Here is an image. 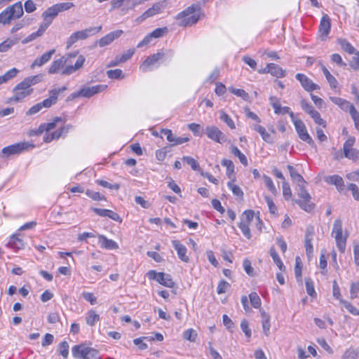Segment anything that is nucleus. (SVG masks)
<instances>
[{
    "label": "nucleus",
    "instance_id": "obj_34",
    "mask_svg": "<svg viewBox=\"0 0 359 359\" xmlns=\"http://www.w3.org/2000/svg\"><path fill=\"white\" fill-rule=\"evenodd\" d=\"M162 8V4L160 3L155 4L151 8L147 10L142 15V18L143 19H146L149 17H151L156 14H158L160 13L161 10Z\"/></svg>",
    "mask_w": 359,
    "mask_h": 359
},
{
    "label": "nucleus",
    "instance_id": "obj_12",
    "mask_svg": "<svg viewBox=\"0 0 359 359\" xmlns=\"http://www.w3.org/2000/svg\"><path fill=\"white\" fill-rule=\"evenodd\" d=\"M28 147L27 142H20L4 147L0 152V158L9 157L13 155L20 154Z\"/></svg>",
    "mask_w": 359,
    "mask_h": 359
},
{
    "label": "nucleus",
    "instance_id": "obj_28",
    "mask_svg": "<svg viewBox=\"0 0 359 359\" xmlns=\"http://www.w3.org/2000/svg\"><path fill=\"white\" fill-rule=\"evenodd\" d=\"M330 100L339 106L342 110L345 111H350L352 107H355L353 104H351L348 101L338 97H330Z\"/></svg>",
    "mask_w": 359,
    "mask_h": 359
},
{
    "label": "nucleus",
    "instance_id": "obj_44",
    "mask_svg": "<svg viewBox=\"0 0 359 359\" xmlns=\"http://www.w3.org/2000/svg\"><path fill=\"white\" fill-rule=\"evenodd\" d=\"M43 79L42 74H37L34 76H27L24 79L23 81H25L28 86L32 88V86L39 83Z\"/></svg>",
    "mask_w": 359,
    "mask_h": 359
},
{
    "label": "nucleus",
    "instance_id": "obj_9",
    "mask_svg": "<svg viewBox=\"0 0 359 359\" xmlns=\"http://www.w3.org/2000/svg\"><path fill=\"white\" fill-rule=\"evenodd\" d=\"M355 142V138L351 136L343 144L344 157L353 161L359 160V150L353 147Z\"/></svg>",
    "mask_w": 359,
    "mask_h": 359
},
{
    "label": "nucleus",
    "instance_id": "obj_4",
    "mask_svg": "<svg viewBox=\"0 0 359 359\" xmlns=\"http://www.w3.org/2000/svg\"><path fill=\"white\" fill-rule=\"evenodd\" d=\"M332 236L334 238L336 245L340 252L344 253L346 250V241L348 234H343L342 221L340 219L334 220L332 230Z\"/></svg>",
    "mask_w": 359,
    "mask_h": 359
},
{
    "label": "nucleus",
    "instance_id": "obj_7",
    "mask_svg": "<svg viewBox=\"0 0 359 359\" xmlns=\"http://www.w3.org/2000/svg\"><path fill=\"white\" fill-rule=\"evenodd\" d=\"M290 118L292 123H294L299 137L302 141L307 142L309 145L312 147L314 146V141L308 133L304 123L302 120L296 118L293 112L290 113Z\"/></svg>",
    "mask_w": 359,
    "mask_h": 359
},
{
    "label": "nucleus",
    "instance_id": "obj_47",
    "mask_svg": "<svg viewBox=\"0 0 359 359\" xmlns=\"http://www.w3.org/2000/svg\"><path fill=\"white\" fill-rule=\"evenodd\" d=\"M69 344L66 341H63L59 344L58 351L65 359L67 358L69 355Z\"/></svg>",
    "mask_w": 359,
    "mask_h": 359
},
{
    "label": "nucleus",
    "instance_id": "obj_46",
    "mask_svg": "<svg viewBox=\"0 0 359 359\" xmlns=\"http://www.w3.org/2000/svg\"><path fill=\"white\" fill-rule=\"evenodd\" d=\"M197 336V332L192 328L185 330L183 334L184 339L191 342L196 341Z\"/></svg>",
    "mask_w": 359,
    "mask_h": 359
},
{
    "label": "nucleus",
    "instance_id": "obj_29",
    "mask_svg": "<svg viewBox=\"0 0 359 359\" xmlns=\"http://www.w3.org/2000/svg\"><path fill=\"white\" fill-rule=\"evenodd\" d=\"M262 316V324L264 334L268 337L270 334V316L266 313L264 311H260Z\"/></svg>",
    "mask_w": 359,
    "mask_h": 359
},
{
    "label": "nucleus",
    "instance_id": "obj_6",
    "mask_svg": "<svg viewBox=\"0 0 359 359\" xmlns=\"http://www.w3.org/2000/svg\"><path fill=\"white\" fill-rule=\"evenodd\" d=\"M102 29V26L89 27L83 30L72 33L67 40V49L70 48L73 44L79 40H85L90 36L98 33Z\"/></svg>",
    "mask_w": 359,
    "mask_h": 359
},
{
    "label": "nucleus",
    "instance_id": "obj_21",
    "mask_svg": "<svg viewBox=\"0 0 359 359\" xmlns=\"http://www.w3.org/2000/svg\"><path fill=\"white\" fill-rule=\"evenodd\" d=\"M172 244L173 248L177 251L178 257L184 262H189V258L187 255V248L182 245L180 241L177 240H175L172 241Z\"/></svg>",
    "mask_w": 359,
    "mask_h": 359
},
{
    "label": "nucleus",
    "instance_id": "obj_23",
    "mask_svg": "<svg viewBox=\"0 0 359 359\" xmlns=\"http://www.w3.org/2000/svg\"><path fill=\"white\" fill-rule=\"evenodd\" d=\"M55 53V49L50 50L48 52L44 53L41 57H37L34 60V61L31 65L30 67L34 69L35 67H41L43 65L46 64L49 62L53 56V55Z\"/></svg>",
    "mask_w": 359,
    "mask_h": 359
},
{
    "label": "nucleus",
    "instance_id": "obj_62",
    "mask_svg": "<svg viewBox=\"0 0 359 359\" xmlns=\"http://www.w3.org/2000/svg\"><path fill=\"white\" fill-rule=\"evenodd\" d=\"M241 328L242 331L245 333L246 337L250 338L251 337L252 332L251 330L249 327L248 322L247 320L243 319L241 323Z\"/></svg>",
    "mask_w": 359,
    "mask_h": 359
},
{
    "label": "nucleus",
    "instance_id": "obj_35",
    "mask_svg": "<svg viewBox=\"0 0 359 359\" xmlns=\"http://www.w3.org/2000/svg\"><path fill=\"white\" fill-rule=\"evenodd\" d=\"M45 32L46 30L41 26H39L36 32L32 33L31 34L25 37L24 39H22V43L26 44L36 39L37 38L41 36Z\"/></svg>",
    "mask_w": 359,
    "mask_h": 359
},
{
    "label": "nucleus",
    "instance_id": "obj_38",
    "mask_svg": "<svg viewBox=\"0 0 359 359\" xmlns=\"http://www.w3.org/2000/svg\"><path fill=\"white\" fill-rule=\"evenodd\" d=\"M321 69L331 88H336L338 85L337 79L330 74L329 70L325 66L323 65Z\"/></svg>",
    "mask_w": 359,
    "mask_h": 359
},
{
    "label": "nucleus",
    "instance_id": "obj_20",
    "mask_svg": "<svg viewBox=\"0 0 359 359\" xmlns=\"http://www.w3.org/2000/svg\"><path fill=\"white\" fill-rule=\"evenodd\" d=\"M123 32L121 29L111 32L102 37L97 43L100 47H104L112 43L116 39L119 38Z\"/></svg>",
    "mask_w": 359,
    "mask_h": 359
},
{
    "label": "nucleus",
    "instance_id": "obj_10",
    "mask_svg": "<svg viewBox=\"0 0 359 359\" xmlns=\"http://www.w3.org/2000/svg\"><path fill=\"white\" fill-rule=\"evenodd\" d=\"M254 211L252 210H245L243 213L241 217V222L238 224V226L241 229L243 236L248 240L252 238V234L250 229V224L254 218Z\"/></svg>",
    "mask_w": 359,
    "mask_h": 359
},
{
    "label": "nucleus",
    "instance_id": "obj_56",
    "mask_svg": "<svg viewBox=\"0 0 359 359\" xmlns=\"http://www.w3.org/2000/svg\"><path fill=\"white\" fill-rule=\"evenodd\" d=\"M301 106L302 109L309 114L310 116L313 114V112H316V110L314 109L313 107L305 99H302L301 100Z\"/></svg>",
    "mask_w": 359,
    "mask_h": 359
},
{
    "label": "nucleus",
    "instance_id": "obj_51",
    "mask_svg": "<svg viewBox=\"0 0 359 359\" xmlns=\"http://www.w3.org/2000/svg\"><path fill=\"white\" fill-rule=\"evenodd\" d=\"M182 161L190 165L194 170H199V164L194 158L186 156H183Z\"/></svg>",
    "mask_w": 359,
    "mask_h": 359
},
{
    "label": "nucleus",
    "instance_id": "obj_53",
    "mask_svg": "<svg viewBox=\"0 0 359 359\" xmlns=\"http://www.w3.org/2000/svg\"><path fill=\"white\" fill-rule=\"evenodd\" d=\"M72 128L73 126L72 125H67L60 128L58 130L51 133V135L54 137V140H57L63 133H67Z\"/></svg>",
    "mask_w": 359,
    "mask_h": 359
},
{
    "label": "nucleus",
    "instance_id": "obj_31",
    "mask_svg": "<svg viewBox=\"0 0 359 359\" xmlns=\"http://www.w3.org/2000/svg\"><path fill=\"white\" fill-rule=\"evenodd\" d=\"M252 128L260 134L264 141L267 143L273 142L271 135L266 130L263 126L258 124H255L252 126Z\"/></svg>",
    "mask_w": 359,
    "mask_h": 359
},
{
    "label": "nucleus",
    "instance_id": "obj_39",
    "mask_svg": "<svg viewBox=\"0 0 359 359\" xmlns=\"http://www.w3.org/2000/svg\"><path fill=\"white\" fill-rule=\"evenodd\" d=\"M271 71L270 74L277 78H283L285 76V71L283 70L280 66L274 63H270Z\"/></svg>",
    "mask_w": 359,
    "mask_h": 359
},
{
    "label": "nucleus",
    "instance_id": "obj_11",
    "mask_svg": "<svg viewBox=\"0 0 359 359\" xmlns=\"http://www.w3.org/2000/svg\"><path fill=\"white\" fill-rule=\"evenodd\" d=\"M33 93V88L27 86L25 81H21L13 89V96L11 98L12 101L20 102Z\"/></svg>",
    "mask_w": 359,
    "mask_h": 359
},
{
    "label": "nucleus",
    "instance_id": "obj_64",
    "mask_svg": "<svg viewBox=\"0 0 359 359\" xmlns=\"http://www.w3.org/2000/svg\"><path fill=\"white\" fill-rule=\"evenodd\" d=\"M282 187L283 196L285 199H289L292 196V191L289 184L287 182L283 181Z\"/></svg>",
    "mask_w": 359,
    "mask_h": 359
},
{
    "label": "nucleus",
    "instance_id": "obj_49",
    "mask_svg": "<svg viewBox=\"0 0 359 359\" xmlns=\"http://www.w3.org/2000/svg\"><path fill=\"white\" fill-rule=\"evenodd\" d=\"M107 75L109 79H123L124 75L123 74V71L120 69H111L107 72Z\"/></svg>",
    "mask_w": 359,
    "mask_h": 359
},
{
    "label": "nucleus",
    "instance_id": "obj_54",
    "mask_svg": "<svg viewBox=\"0 0 359 359\" xmlns=\"http://www.w3.org/2000/svg\"><path fill=\"white\" fill-rule=\"evenodd\" d=\"M19 70L15 67L7 71L4 75L1 76L4 79V82L6 83L8 81L13 79L18 74Z\"/></svg>",
    "mask_w": 359,
    "mask_h": 359
},
{
    "label": "nucleus",
    "instance_id": "obj_63",
    "mask_svg": "<svg viewBox=\"0 0 359 359\" xmlns=\"http://www.w3.org/2000/svg\"><path fill=\"white\" fill-rule=\"evenodd\" d=\"M357 358L358 352L353 348L347 349L342 356V359H356Z\"/></svg>",
    "mask_w": 359,
    "mask_h": 359
},
{
    "label": "nucleus",
    "instance_id": "obj_61",
    "mask_svg": "<svg viewBox=\"0 0 359 359\" xmlns=\"http://www.w3.org/2000/svg\"><path fill=\"white\" fill-rule=\"evenodd\" d=\"M349 113L354 121L355 128L359 130V112L355 107H352Z\"/></svg>",
    "mask_w": 359,
    "mask_h": 359
},
{
    "label": "nucleus",
    "instance_id": "obj_40",
    "mask_svg": "<svg viewBox=\"0 0 359 359\" xmlns=\"http://www.w3.org/2000/svg\"><path fill=\"white\" fill-rule=\"evenodd\" d=\"M123 11L126 13L129 10L133 9L136 6L142 4L143 0H122Z\"/></svg>",
    "mask_w": 359,
    "mask_h": 359
},
{
    "label": "nucleus",
    "instance_id": "obj_22",
    "mask_svg": "<svg viewBox=\"0 0 359 359\" xmlns=\"http://www.w3.org/2000/svg\"><path fill=\"white\" fill-rule=\"evenodd\" d=\"M67 65L68 63L67 57H61L60 58L54 60L51 63L48 69V73L50 74H57L60 69H62L63 70Z\"/></svg>",
    "mask_w": 359,
    "mask_h": 359
},
{
    "label": "nucleus",
    "instance_id": "obj_3",
    "mask_svg": "<svg viewBox=\"0 0 359 359\" xmlns=\"http://www.w3.org/2000/svg\"><path fill=\"white\" fill-rule=\"evenodd\" d=\"M66 87L63 86L60 88L53 89L49 92V97L45 99L43 101L39 102L32 106L27 112V116L34 115L39 112L43 108H49L55 104L57 100L58 95L60 93L64 92Z\"/></svg>",
    "mask_w": 359,
    "mask_h": 359
},
{
    "label": "nucleus",
    "instance_id": "obj_16",
    "mask_svg": "<svg viewBox=\"0 0 359 359\" xmlns=\"http://www.w3.org/2000/svg\"><path fill=\"white\" fill-rule=\"evenodd\" d=\"M295 78L299 81L302 88L308 92H311L320 89V86L313 83V81L304 74L298 73L295 75Z\"/></svg>",
    "mask_w": 359,
    "mask_h": 359
},
{
    "label": "nucleus",
    "instance_id": "obj_45",
    "mask_svg": "<svg viewBox=\"0 0 359 359\" xmlns=\"http://www.w3.org/2000/svg\"><path fill=\"white\" fill-rule=\"evenodd\" d=\"M262 179H263V180H264L266 187L268 188V189L273 194L276 195L278 191H277V189H276V187H275V185H274V184L273 182L272 179L270 177H269V176H267L266 175H264L262 176Z\"/></svg>",
    "mask_w": 359,
    "mask_h": 359
},
{
    "label": "nucleus",
    "instance_id": "obj_1",
    "mask_svg": "<svg viewBox=\"0 0 359 359\" xmlns=\"http://www.w3.org/2000/svg\"><path fill=\"white\" fill-rule=\"evenodd\" d=\"M201 15V8L198 5H191L177 14L176 19L178 25L182 27H189L195 25Z\"/></svg>",
    "mask_w": 359,
    "mask_h": 359
},
{
    "label": "nucleus",
    "instance_id": "obj_60",
    "mask_svg": "<svg viewBox=\"0 0 359 359\" xmlns=\"http://www.w3.org/2000/svg\"><path fill=\"white\" fill-rule=\"evenodd\" d=\"M359 292V282H353L351 285L350 294L351 299H354L358 297Z\"/></svg>",
    "mask_w": 359,
    "mask_h": 359
},
{
    "label": "nucleus",
    "instance_id": "obj_32",
    "mask_svg": "<svg viewBox=\"0 0 359 359\" xmlns=\"http://www.w3.org/2000/svg\"><path fill=\"white\" fill-rule=\"evenodd\" d=\"M287 169L289 170L291 178L297 183V186H302L306 184V181L304 180L303 177L299 175L292 165H287Z\"/></svg>",
    "mask_w": 359,
    "mask_h": 359
},
{
    "label": "nucleus",
    "instance_id": "obj_33",
    "mask_svg": "<svg viewBox=\"0 0 359 359\" xmlns=\"http://www.w3.org/2000/svg\"><path fill=\"white\" fill-rule=\"evenodd\" d=\"M8 245L15 250H20L24 248V242L22 239L19 238L16 235H13L8 243Z\"/></svg>",
    "mask_w": 359,
    "mask_h": 359
},
{
    "label": "nucleus",
    "instance_id": "obj_8",
    "mask_svg": "<svg viewBox=\"0 0 359 359\" xmlns=\"http://www.w3.org/2000/svg\"><path fill=\"white\" fill-rule=\"evenodd\" d=\"M304 186L305 184L298 186L299 189L297 191V195L301 199L297 201V203L300 206L302 209L306 212H309L313 209L314 204L311 201V196L309 193L306 191Z\"/></svg>",
    "mask_w": 359,
    "mask_h": 359
},
{
    "label": "nucleus",
    "instance_id": "obj_24",
    "mask_svg": "<svg viewBox=\"0 0 359 359\" xmlns=\"http://www.w3.org/2000/svg\"><path fill=\"white\" fill-rule=\"evenodd\" d=\"M4 11H7L8 13L15 20L20 18L23 15V8L21 1L15 3Z\"/></svg>",
    "mask_w": 359,
    "mask_h": 359
},
{
    "label": "nucleus",
    "instance_id": "obj_13",
    "mask_svg": "<svg viewBox=\"0 0 359 359\" xmlns=\"http://www.w3.org/2000/svg\"><path fill=\"white\" fill-rule=\"evenodd\" d=\"M205 133L208 138L220 144L226 140V135L215 126H207L205 129Z\"/></svg>",
    "mask_w": 359,
    "mask_h": 359
},
{
    "label": "nucleus",
    "instance_id": "obj_50",
    "mask_svg": "<svg viewBox=\"0 0 359 359\" xmlns=\"http://www.w3.org/2000/svg\"><path fill=\"white\" fill-rule=\"evenodd\" d=\"M249 298H250V303L254 308L258 309L260 307L261 299L255 292H251L249 294Z\"/></svg>",
    "mask_w": 359,
    "mask_h": 359
},
{
    "label": "nucleus",
    "instance_id": "obj_5",
    "mask_svg": "<svg viewBox=\"0 0 359 359\" xmlns=\"http://www.w3.org/2000/svg\"><path fill=\"white\" fill-rule=\"evenodd\" d=\"M72 352L75 358L100 359L99 352L96 349L83 344L74 346L72 348Z\"/></svg>",
    "mask_w": 359,
    "mask_h": 359
},
{
    "label": "nucleus",
    "instance_id": "obj_57",
    "mask_svg": "<svg viewBox=\"0 0 359 359\" xmlns=\"http://www.w3.org/2000/svg\"><path fill=\"white\" fill-rule=\"evenodd\" d=\"M15 19L10 15L7 11H3L0 13V24L2 25H8L11 22L12 20H14Z\"/></svg>",
    "mask_w": 359,
    "mask_h": 359
},
{
    "label": "nucleus",
    "instance_id": "obj_58",
    "mask_svg": "<svg viewBox=\"0 0 359 359\" xmlns=\"http://www.w3.org/2000/svg\"><path fill=\"white\" fill-rule=\"evenodd\" d=\"M188 128L193 132L195 135L202 136L203 132L199 124L192 123L188 125Z\"/></svg>",
    "mask_w": 359,
    "mask_h": 359
},
{
    "label": "nucleus",
    "instance_id": "obj_27",
    "mask_svg": "<svg viewBox=\"0 0 359 359\" xmlns=\"http://www.w3.org/2000/svg\"><path fill=\"white\" fill-rule=\"evenodd\" d=\"M325 181L328 184H334L339 191H341L344 189V180L338 175L327 176L325 177Z\"/></svg>",
    "mask_w": 359,
    "mask_h": 359
},
{
    "label": "nucleus",
    "instance_id": "obj_25",
    "mask_svg": "<svg viewBox=\"0 0 359 359\" xmlns=\"http://www.w3.org/2000/svg\"><path fill=\"white\" fill-rule=\"evenodd\" d=\"M330 19L329 16L325 14L322 17L319 25V32L323 39H324V38L326 37L330 33Z\"/></svg>",
    "mask_w": 359,
    "mask_h": 359
},
{
    "label": "nucleus",
    "instance_id": "obj_48",
    "mask_svg": "<svg viewBox=\"0 0 359 359\" xmlns=\"http://www.w3.org/2000/svg\"><path fill=\"white\" fill-rule=\"evenodd\" d=\"M340 303L344 305L350 313L353 316H359V310L353 304L344 299H340Z\"/></svg>",
    "mask_w": 359,
    "mask_h": 359
},
{
    "label": "nucleus",
    "instance_id": "obj_41",
    "mask_svg": "<svg viewBox=\"0 0 359 359\" xmlns=\"http://www.w3.org/2000/svg\"><path fill=\"white\" fill-rule=\"evenodd\" d=\"M219 114V118L222 121L225 123L231 129L236 128L234 121L224 110H220Z\"/></svg>",
    "mask_w": 359,
    "mask_h": 359
},
{
    "label": "nucleus",
    "instance_id": "obj_2",
    "mask_svg": "<svg viewBox=\"0 0 359 359\" xmlns=\"http://www.w3.org/2000/svg\"><path fill=\"white\" fill-rule=\"evenodd\" d=\"M67 57L68 65L62 71V75H70L81 69L86 61L82 55H79V51H74L62 56Z\"/></svg>",
    "mask_w": 359,
    "mask_h": 359
},
{
    "label": "nucleus",
    "instance_id": "obj_43",
    "mask_svg": "<svg viewBox=\"0 0 359 359\" xmlns=\"http://www.w3.org/2000/svg\"><path fill=\"white\" fill-rule=\"evenodd\" d=\"M229 91H230L231 93L234 94L235 95L241 97L245 101H249L250 100V95L249 94L245 92L243 89H238L235 88L233 87H229L228 88Z\"/></svg>",
    "mask_w": 359,
    "mask_h": 359
},
{
    "label": "nucleus",
    "instance_id": "obj_30",
    "mask_svg": "<svg viewBox=\"0 0 359 359\" xmlns=\"http://www.w3.org/2000/svg\"><path fill=\"white\" fill-rule=\"evenodd\" d=\"M19 38L15 36L13 38H7L5 41L0 43V53H4L9 50L15 44H16Z\"/></svg>",
    "mask_w": 359,
    "mask_h": 359
},
{
    "label": "nucleus",
    "instance_id": "obj_14",
    "mask_svg": "<svg viewBox=\"0 0 359 359\" xmlns=\"http://www.w3.org/2000/svg\"><path fill=\"white\" fill-rule=\"evenodd\" d=\"M163 57V53L158 52L152 55L147 57L142 64L140 65V69L142 72H147L154 69L156 63Z\"/></svg>",
    "mask_w": 359,
    "mask_h": 359
},
{
    "label": "nucleus",
    "instance_id": "obj_18",
    "mask_svg": "<svg viewBox=\"0 0 359 359\" xmlns=\"http://www.w3.org/2000/svg\"><path fill=\"white\" fill-rule=\"evenodd\" d=\"M161 133L166 136V139L169 142H170L171 146H177L189 141L188 137H177L170 129H162Z\"/></svg>",
    "mask_w": 359,
    "mask_h": 359
},
{
    "label": "nucleus",
    "instance_id": "obj_15",
    "mask_svg": "<svg viewBox=\"0 0 359 359\" xmlns=\"http://www.w3.org/2000/svg\"><path fill=\"white\" fill-rule=\"evenodd\" d=\"M148 274L150 278L156 280L165 287H172L174 286V282L169 274L157 273L155 271H150Z\"/></svg>",
    "mask_w": 359,
    "mask_h": 359
},
{
    "label": "nucleus",
    "instance_id": "obj_37",
    "mask_svg": "<svg viewBox=\"0 0 359 359\" xmlns=\"http://www.w3.org/2000/svg\"><path fill=\"white\" fill-rule=\"evenodd\" d=\"M231 153L237 156L240 161V162L245 166L248 165V160L246 156L238 149L236 146H231L230 148Z\"/></svg>",
    "mask_w": 359,
    "mask_h": 359
},
{
    "label": "nucleus",
    "instance_id": "obj_17",
    "mask_svg": "<svg viewBox=\"0 0 359 359\" xmlns=\"http://www.w3.org/2000/svg\"><path fill=\"white\" fill-rule=\"evenodd\" d=\"M57 15L58 13L53 6L49 7L42 13L41 17L43 19V22L41 23L40 26L46 30Z\"/></svg>",
    "mask_w": 359,
    "mask_h": 359
},
{
    "label": "nucleus",
    "instance_id": "obj_52",
    "mask_svg": "<svg viewBox=\"0 0 359 359\" xmlns=\"http://www.w3.org/2000/svg\"><path fill=\"white\" fill-rule=\"evenodd\" d=\"M339 44L341 45V48L348 53L349 54H353L355 53V49L354 47L346 40L340 39L339 41Z\"/></svg>",
    "mask_w": 359,
    "mask_h": 359
},
{
    "label": "nucleus",
    "instance_id": "obj_59",
    "mask_svg": "<svg viewBox=\"0 0 359 359\" xmlns=\"http://www.w3.org/2000/svg\"><path fill=\"white\" fill-rule=\"evenodd\" d=\"M227 186L231 190L234 195L237 196H243V191L238 186L233 184V181L229 182Z\"/></svg>",
    "mask_w": 359,
    "mask_h": 359
},
{
    "label": "nucleus",
    "instance_id": "obj_26",
    "mask_svg": "<svg viewBox=\"0 0 359 359\" xmlns=\"http://www.w3.org/2000/svg\"><path fill=\"white\" fill-rule=\"evenodd\" d=\"M98 243L102 248L107 250H116L118 248V245L116 242L111 239H108L104 235H98Z\"/></svg>",
    "mask_w": 359,
    "mask_h": 359
},
{
    "label": "nucleus",
    "instance_id": "obj_42",
    "mask_svg": "<svg viewBox=\"0 0 359 359\" xmlns=\"http://www.w3.org/2000/svg\"><path fill=\"white\" fill-rule=\"evenodd\" d=\"M100 320V316L95 311L90 310L86 318V323L90 326H93L95 323Z\"/></svg>",
    "mask_w": 359,
    "mask_h": 359
},
{
    "label": "nucleus",
    "instance_id": "obj_36",
    "mask_svg": "<svg viewBox=\"0 0 359 359\" xmlns=\"http://www.w3.org/2000/svg\"><path fill=\"white\" fill-rule=\"evenodd\" d=\"M61 121L60 118H55L53 122L48 123H43L40 125L38 129V134H41L44 131L49 132L51 130H53L56 127L57 122Z\"/></svg>",
    "mask_w": 359,
    "mask_h": 359
},
{
    "label": "nucleus",
    "instance_id": "obj_19",
    "mask_svg": "<svg viewBox=\"0 0 359 359\" xmlns=\"http://www.w3.org/2000/svg\"><path fill=\"white\" fill-rule=\"evenodd\" d=\"M106 88V85H97L90 87H86L81 89L78 95L81 97H90L98 93L104 91Z\"/></svg>",
    "mask_w": 359,
    "mask_h": 359
},
{
    "label": "nucleus",
    "instance_id": "obj_55",
    "mask_svg": "<svg viewBox=\"0 0 359 359\" xmlns=\"http://www.w3.org/2000/svg\"><path fill=\"white\" fill-rule=\"evenodd\" d=\"M57 12L59 13L62 11H67L74 7V5L72 2L60 3L53 5Z\"/></svg>",
    "mask_w": 359,
    "mask_h": 359
}]
</instances>
